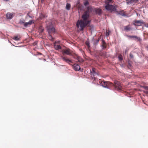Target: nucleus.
I'll return each mask as SVG.
<instances>
[{"instance_id":"nucleus-1","label":"nucleus","mask_w":148,"mask_h":148,"mask_svg":"<svg viewBox=\"0 0 148 148\" xmlns=\"http://www.w3.org/2000/svg\"><path fill=\"white\" fill-rule=\"evenodd\" d=\"M101 85L103 87L108 88H110L111 87L113 86L116 90L119 91L122 90V86L120 83L119 82H115V84L114 85L110 82L103 81L101 82Z\"/></svg>"},{"instance_id":"nucleus-2","label":"nucleus","mask_w":148,"mask_h":148,"mask_svg":"<svg viewBox=\"0 0 148 148\" xmlns=\"http://www.w3.org/2000/svg\"><path fill=\"white\" fill-rule=\"evenodd\" d=\"M82 19L78 20L76 23L77 27L81 31H83L86 26H88L90 23L88 18H86L84 19L82 16Z\"/></svg>"},{"instance_id":"nucleus-3","label":"nucleus","mask_w":148,"mask_h":148,"mask_svg":"<svg viewBox=\"0 0 148 148\" xmlns=\"http://www.w3.org/2000/svg\"><path fill=\"white\" fill-rule=\"evenodd\" d=\"M93 11V8L91 6H89L86 9V10L84 12V14L82 15L84 19H85L86 18L88 19L90 12H92Z\"/></svg>"},{"instance_id":"nucleus-4","label":"nucleus","mask_w":148,"mask_h":148,"mask_svg":"<svg viewBox=\"0 0 148 148\" xmlns=\"http://www.w3.org/2000/svg\"><path fill=\"white\" fill-rule=\"evenodd\" d=\"M105 8V9L108 11L111 12L116 11V8L117 7L116 5L114 6L110 4H106Z\"/></svg>"},{"instance_id":"nucleus-5","label":"nucleus","mask_w":148,"mask_h":148,"mask_svg":"<svg viewBox=\"0 0 148 148\" xmlns=\"http://www.w3.org/2000/svg\"><path fill=\"white\" fill-rule=\"evenodd\" d=\"M15 15V13L14 12H8L7 13L6 17L8 19H12Z\"/></svg>"},{"instance_id":"nucleus-6","label":"nucleus","mask_w":148,"mask_h":148,"mask_svg":"<svg viewBox=\"0 0 148 148\" xmlns=\"http://www.w3.org/2000/svg\"><path fill=\"white\" fill-rule=\"evenodd\" d=\"M60 43V41H56L54 44V46L55 49L56 50L61 49V47L59 45Z\"/></svg>"},{"instance_id":"nucleus-7","label":"nucleus","mask_w":148,"mask_h":148,"mask_svg":"<svg viewBox=\"0 0 148 148\" xmlns=\"http://www.w3.org/2000/svg\"><path fill=\"white\" fill-rule=\"evenodd\" d=\"M63 54H66L68 55H71L72 54V52L69 49L67 48L63 50L62 51Z\"/></svg>"},{"instance_id":"nucleus-8","label":"nucleus","mask_w":148,"mask_h":148,"mask_svg":"<svg viewBox=\"0 0 148 148\" xmlns=\"http://www.w3.org/2000/svg\"><path fill=\"white\" fill-rule=\"evenodd\" d=\"M47 28L49 33H54L55 32V29L52 26H48Z\"/></svg>"},{"instance_id":"nucleus-9","label":"nucleus","mask_w":148,"mask_h":148,"mask_svg":"<svg viewBox=\"0 0 148 148\" xmlns=\"http://www.w3.org/2000/svg\"><path fill=\"white\" fill-rule=\"evenodd\" d=\"M73 66V69L76 71H78L80 69V66L78 64H75Z\"/></svg>"},{"instance_id":"nucleus-10","label":"nucleus","mask_w":148,"mask_h":148,"mask_svg":"<svg viewBox=\"0 0 148 148\" xmlns=\"http://www.w3.org/2000/svg\"><path fill=\"white\" fill-rule=\"evenodd\" d=\"M90 73L91 75H92L93 76L96 75H98V74L96 72V69L94 68H92V69L90 70Z\"/></svg>"},{"instance_id":"nucleus-11","label":"nucleus","mask_w":148,"mask_h":148,"mask_svg":"<svg viewBox=\"0 0 148 148\" xmlns=\"http://www.w3.org/2000/svg\"><path fill=\"white\" fill-rule=\"evenodd\" d=\"M34 23V21L33 20H30L28 22H25L24 26L26 27L28 26V25H31L32 23Z\"/></svg>"},{"instance_id":"nucleus-12","label":"nucleus","mask_w":148,"mask_h":148,"mask_svg":"<svg viewBox=\"0 0 148 148\" xmlns=\"http://www.w3.org/2000/svg\"><path fill=\"white\" fill-rule=\"evenodd\" d=\"M61 58L63 60L65 61L66 62H67V63H69L70 62H72L71 61V60H69V59H67L66 57H64L63 56H62L61 57Z\"/></svg>"},{"instance_id":"nucleus-13","label":"nucleus","mask_w":148,"mask_h":148,"mask_svg":"<svg viewBox=\"0 0 148 148\" xmlns=\"http://www.w3.org/2000/svg\"><path fill=\"white\" fill-rule=\"evenodd\" d=\"M141 22L140 21H136L134 24L135 26H139L141 25Z\"/></svg>"},{"instance_id":"nucleus-14","label":"nucleus","mask_w":148,"mask_h":148,"mask_svg":"<svg viewBox=\"0 0 148 148\" xmlns=\"http://www.w3.org/2000/svg\"><path fill=\"white\" fill-rule=\"evenodd\" d=\"M95 11L97 14L99 15L101 14L102 12L101 10L99 9H95Z\"/></svg>"},{"instance_id":"nucleus-15","label":"nucleus","mask_w":148,"mask_h":148,"mask_svg":"<svg viewBox=\"0 0 148 148\" xmlns=\"http://www.w3.org/2000/svg\"><path fill=\"white\" fill-rule=\"evenodd\" d=\"M115 12H117L118 13V14H120L122 16H125V13H124V12L123 11V10L118 12V11H117L116 10V11H115Z\"/></svg>"},{"instance_id":"nucleus-16","label":"nucleus","mask_w":148,"mask_h":148,"mask_svg":"<svg viewBox=\"0 0 148 148\" xmlns=\"http://www.w3.org/2000/svg\"><path fill=\"white\" fill-rule=\"evenodd\" d=\"M102 46L103 47V49H106V42L103 40H102Z\"/></svg>"},{"instance_id":"nucleus-17","label":"nucleus","mask_w":148,"mask_h":148,"mask_svg":"<svg viewBox=\"0 0 148 148\" xmlns=\"http://www.w3.org/2000/svg\"><path fill=\"white\" fill-rule=\"evenodd\" d=\"M124 30H125L126 31H129L131 29V28L130 27V25H127L126 26H125L124 27Z\"/></svg>"},{"instance_id":"nucleus-18","label":"nucleus","mask_w":148,"mask_h":148,"mask_svg":"<svg viewBox=\"0 0 148 148\" xmlns=\"http://www.w3.org/2000/svg\"><path fill=\"white\" fill-rule=\"evenodd\" d=\"M113 1L112 0H106L105 1L106 4H110L113 3Z\"/></svg>"},{"instance_id":"nucleus-19","label":"nucleus","mask_w":148,"mask_h":148,"mask_svg":"<svg viewBox=\"0 0 148 148\" xmlns=\"http://www.w3.org/2000/svg\"><path fill=\"white\" fill-rule=\"evenodd\" d=\"M71 5L69 3H67L66 4V8L67 10H69L71 7Z\"/></svg>"},{"instance_id":"nucleus-20","label":"nucleus","mask_w":148,"mask_h":148,"mask_svg":"<svg viewBox=\"0 0 148 148\" xmlns=\"http://www.w3.org/2000/svg\"><path fill=\"white\" fill-rule=\"evenodd\" d=\"M77 60H78V62H83L84 61L83 59L79 56H77Z\"/></svg>"},{"instance_id":"nucleus-21","label":"nucleus","mask_w":148,"mask_h":148,"mask_svg":"<svg viewBox=\"0 0 148 148\" xmlns=\"http://www.w3.org/2000/svg\"><path fill=\"white\" fill-rule=\"evenodd\" d=\"M44 30V28L42 26H40L39 28V31L40 33H42Z\"/></svg>"},{"instance_id":"nucleus-22","label":"nucleus","mask_w":148,"mask_h":148,"mask_svg":"<svg viewBox=\"0 0 148 148\" xmlns=\"http://www.w3.org/2000/svg\"><path fill=\"white\" fill-rule=\"evenodd\" d=\"M13 39L15 40H20V38L18 37V36H15L13 38Z\"/></svg>"},{"instance_id":"nucleus-23","label":"nucleus","mask_w":148,"mask_h":148,"mask_svg":"<svg viewBox=\"0 0 148 148\" xmlns=\"http://www.w3.org/2000/svg\"><path fill=\"white\" fill-rule=\"evenodd\" d=\"M118 58H119V60L120 61H121L123 60V57H122V55H119L118 56Z\"/></svg>"},{"instance_id":"nucleus-24","label":"nucleus","mask_w":148,"mask_h":148,"mask_svg":"<svg viewBox=\"0 0 148 148\" xmlns=\"http://www.w3.org/2000/svg\"><path fill=\"white\" fill-rule=\"evenodd\" d=\"M89 4V2L87 0H85L84 2V5L85 6H86L88 5Z\"/></svg>"},{"instance_id":"nucleus-25","label":"nucleus","mask_w":148,"mask_h":148,"mask_svg":"<svg viewBox=\"0 0 148 148\" xmlns=\"http://www.w3.org/2000/svg\"><path fill=\"white\" fill-rule=\"evenodd\" d=\"M131 38H136L138 40H139L140 39V38L136 36H131Z\"/></svg>"},{"instance_id":"nucleus-26","label":"nucleus","mask_w":148,"mask_h":148,"mask_svg":"<svg viewBox=\"0 0 148 148\" xmlns=\"http://www.w3.org/2000/svg\"><path fill=\"white\" fill-rule=\"evenodd\" d=\"M19 23L21 24H23L24 25L25 24V21L24 20H21L20 21Z\"/></svg>"},{"instance_id":"nucleus-27","label":"nucleus","mask_w":148,"mask_h":148,"mask_svg":"<svg viewBox=\"0 0 148 148\" xmlns=\"http://www.w3.org/2000/svg\"><path fill=\"white\" fill-rule=\"evenodd\" d=\"M143 88H144L145 90H148V86H143Z\"/></svg>"},{"instance_id":"nucleus-28","label":"nucleus","mask_w":148,"mask_h":148,"mask_svg":"<svg viewBox=\"0 0 148 148\" xmlns=\"http://www.w3.org/2000/svg\"><path fill=\"white\" fill-rule=\"evenodd\" d=\"M109 31H106V36H109Z\"/></svg>"},{"instance_id":"nucleus-29","label":"nucleus","mask_w":148,"mask_h":148,"mask_svg":"<svg viewBox=\"0 0 148 148\" xmlns=\"http://www.w3.org/2000/svg\"><path fill=\"white\" fill-rule=\"evenodd\" d=\"M29 12L27 14V15L28 16L29 18H32V16H31L29 15Z\"/></svg>"},{"instance_id":"nucleus-30","label":"nucleus","mask_w":148,"mask_h":148,"mask_svg":"<svg viewBox=\"0 0 148 148\" xmlns=\"http://www.w3.org/2000/svg\"><path fill=\"white\" fill-rule=\"evenodd\" d=\"M127 37H129V38H131V36H129V35H127Z\"/></svg>"},{"instance_id":"nucleus-31","label":"nucleus","mask_w":148,"mask_h":148,"mask_svg":"<svg viewBox=\"0 0 148 148\" xmlns=\"http://www.w3.org/2000/svg\"><path fill=\"white\" fill-rule=\"evenodd\" d=\"M130 57H131V58H133V56L131 54L130 55Z\"/></svg>"},{"instance_id":"nucleus-32","label":"nucleus","mask_w":148,"mask_h":148,"mask_svg":"<svg viewBox=\"0 0 148 148\" xmlns=\"http://www.w3.org/2000/svg\"><path fill=\"white\" fill-rule=\"evenodd\" d=\"M3 1H10V0H3Z\"/></svg>"},{"instance_id":"nucleus-33","label":"nucleus","mask_w":148,"mask_h":148,"mask_svg":"<svg viewBox=\"0 0 148 148\" xmlns=\"http://www.w3.org/2000/svg\"><path fill=\"white\" fill-rule=\"evenodd\" d=\"M127 50H125V53H126V52H127Z\"/></svg>"},{"instance_id":"nucleus-34","label":"nucleus","mask_w":148,"mask_h":148,"mask_svg":"<svg viewBox=\"0 0 148 148\" xmlns=\"http://www.w3.org/2000/svg\"><path fill=\"white\" fill-rule=\"evenodd\" d=\"M129 65L130 66H131V64H130V63H129Z\"/></svg>"},{"instance_id":"nucleus-35","label":"nucleus","mask_w":148,"mask_h":148,"mask_svg":"<svg viewBox=\"0 0 148 148\" xmlns=\"http://www.w3.org/2000/svg\"><path fill=\"white\" fill-rule=\"evenodd\" d=\"M41 16H42V17H44V15H43V14H41Z\"/></svg>"},{"instance_id":"nucleus-36","label":"nucleus","mask_w":148,"mask_h":148,"mask_svg":"<svg viewBox=\"0 0 148 148\" xmlns=\"http://www.w3.org/2000/svg\"><path fill=\"white\" fill-rule=\"evenodd\" d=\"M49 38H52V37L51 36H50L49 37Z\"/></svg>"},{"instance_id":"nucleus-37","label":"nucleus","mask_w":148,"mask_h":148,"mask_svg":"<svg viewBox=\"0 0 148 148\" xmlns=\"http://www.w3.org/2000/svg\"><path fill=\"white\" fill-rule=\"evenodd\" d=\"M138 0H134L135 1H138Z\"/></svg>"},{"instance_id":"nucleus-38","label":"nucleus","mask_w":148,"mask_h":148,"mask_svg":"<svg viewBox=\"0 0 148 148\" xmlns=\"http://www.w3.org/2000/svg\"><path fill=\"white\" fill-rule=\"evenodd\" d=\"M145 1H147L148 0H145Z\"/></svg>"},{"instance_id":"nucleus-39","label":"nucleus","mask_w":148,"mask_h":148,"mask_svg":"<svg viewBox=\"0 0 148 148\" xmlns=\"http://www.w3.org/2000/svg\"><path fill=\"white\" fill-rule=\"evenodd\" d=\"M146 92L147 93H148V91H146Z\"/></svg>"},{"instance_id":"nucleus-40","label":"nucleus","mask_w":148,"mask_h":148,"mask_svg":"<svg viewBox=\"0 0 148 148\" xmlns=\"http://www.w3.org/2000/svg\"><path fill=\"white\" fill-rule=\"evenodd\" d=\"M147 49L148 50V46H147Z\"/></svg>"},{"instance_id":"nucleus-41","label":"nucleus","mask_w":148,"mask_h":148,"mask_svg":"<svg viewBox=\"0 0 148 148\" xmlns=\"http://www.w3.org/2000/svg\"><path fill=\"white\" fill-rule=\"evenodd\" d=\"M44 0H41L42 1H43Z\"/></svg>"},{"instance_id":"nucleus-42","label":"nucleus","mask_w":148,"mask_h":148,"mask_svg":"<svg viewBox=\"0 0 148 148\" xmlns=\"http://www.w3.org/2000/svg\"><path fill=\"white\" fill-rule=\"evenodd\" d=\"M99 40H97V41H98H98H99Z\"/></svg>"},{"instance_id":"nucleus-43","label":"nucleus","mask_w":148,"mask_h":148,"mask_svg":"<svg viewBox=\"0 0 148 148\" xmlns=\"http://www.w3.org/2000/svg\"><path fill=\"white\" fill-rule=\"evenodd\" d=\"M147 27H148V24L147 25Z\"/></svg>"}]
</instances>
